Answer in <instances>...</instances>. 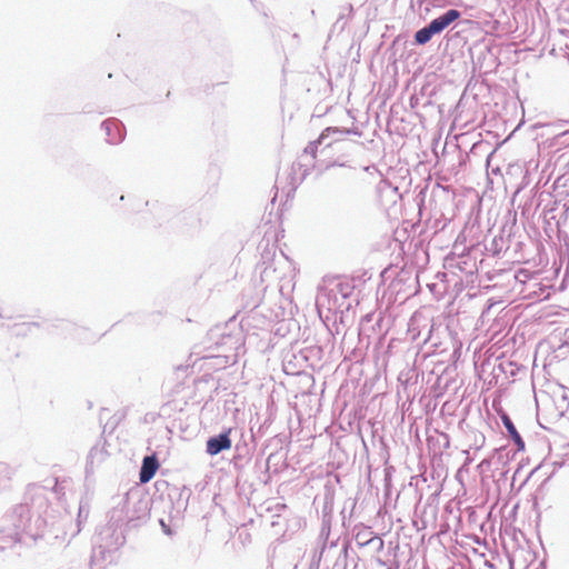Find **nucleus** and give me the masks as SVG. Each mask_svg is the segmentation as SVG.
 Instances as JSON below:
<instances>
[{
  "label": "nucleus",
  "instance_id": "6",
  "mask_svg": "<svg viewBox=\"0 0 569 569\" xmlns=\"http://www.w3.org/2000/svg\"><path fill=\"white\" fill-rule=\"evenodd\" d=\"M338 132H342L340 129L338 128H327L325 129L320 137H319V143H321V140L325 139L326 137H328L330 133H338Z\"/></svg>",
  "mask_w": 569,
  "mask_h": 569
},
{
  "label": "nucleus",
  "instance_id": "4",
  "mask_svg": "<svg viewBox=\"0 0 569 569\" xmlns=\"http://www.w3.org/2000/svg\"><path fill=\"white\" fill-rule=\"evenodd\" d=\"M433 34H437L435 30L431 29V26L428 24L427 27L418 30L415 34V40L419 44H426L430 41L431 37Z\"/></svg>",
  "mask_w": 569,
  "mask_h": 569
},
{
  "label": "nucleus",
  "instance_id": "2",
  "mask_svg": "<svg viewBox=\"0 0 569 569\" xmlns=\"http://www.w3.org/2000/svg\"><path fill=\"white\" fill-rule=\"evenodd\" d=\"M460 12L456 9H450L442 16L433 19L429 24L436 33L442 32L449 24L460 18Z\"/></svg>",
  "mask_w": 569,
  "mask_h": 569
},
{
  "label": "nucleus",
  "instance_id": "3",
  "mask_svg": "<svg viewBox=\"0 0 569 569\" xmlns=\"http://www.w3.org/2000/svg\"><path fill=\"white\" fill-rule=\"evenodd\" d=\"M158 468L159 463L154 456L144 457L139 475L140 482H149L154 477Z\"/></svg>",
  "mask_w": 569,
  "mask_h": 569
},
{
  "label": "nucleus",
  "instance_id": "5",
  "mask_svg": "<svg viewBox=\"0 0 569 569\" xmlns=\"http://www.w3.org/2000/svg\"><path fill=\"white\" fill-rule=\"evenodd\" d=\"M502 422H503L506 429L508 430V432L510 433V436L512 437V439L517 443H522L520 435L518 433L515 425L512 423V421L510 420V418L507 415L502 416Z\"/></svg>",
  "mask_w": 569,
  "mask_h": 569
},
{
  "label": "nucleus",
  "instance_id": "1",
  "mask_svg": "<svg viewBox=\"0 0 569 569\" xmlns=\"http://www.w3.org/2000/svg\"><path fill=\"white\" fill-rule=\"evenodd\" d=\"M229 433H230V429L227 432L219 435L218 437L210 438L207 441V452L210 456H216L219 452H221L222 450L230 449L231 440L229 438Z\"/></svg>",
  "mask_w": 569,
  "mask_h": 569
}]
</instances>
